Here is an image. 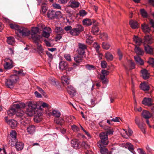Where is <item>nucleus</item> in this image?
<instances>
[{
	"mask_svg": "<svg viewBox=\"0 0 154 154\" xmlns=\"http://www.w3.org/2000/svg\"><path fill=\"white\" fill-rule=\"evenodd\" d=\"M71 143L72 146L75 149L79 147V141L76 139L72 140L71 141Z\"/></svg>",
	"mask_w": 154,
	"mask_h": 154,
	"instance_id": "nucleus-26",
	"label": "nucleus"
},
{
	"mask_svg": "<svg viewBox=\"0 0 154 154\" xmlns=\"http://www.w3.org/2000/svg\"><path fill=\"white\" fill-rule=\"evenodd\" d=\"M17 32L21 34L22 36H28L31 33L30 30L23 27H20Z\"/></svg>",
	"mask_w": 154,
	"mask_h": 154,
	"instance_id": "nucleus-9",
	"label": "nucleus"
},
{
	"mask_svg": "<svg viewBox=\"0 0 154 154\" xmlns=\"http://www.w3.org/2000/svg\"><path fill=\"white\" fill-rule=\"evenodd\" d=\"M152 99L150 98L145 97L142 101L143 104L145 105L150 106L152 104Z\"/></svg>",
	"mask_w": 154,
	"mask_h": 154,
	"instance_id": "nucleus-14",
	"label": "nucleus"
},
{
	"mask_svg": "<svg viewBox=\"0 0 154 154\" xmlns=\"http://www.w3.org/2000/svg\"><path fill=\"white\" fill-rule=\"evenodd\" d=\"M7 42L8 44L12 45L14 43V38L12 37H7Z\"/></svg>",
	"mask_w": 154,
	"mask_h": 154,
	"instance_id": "nucleus-43",
	"label": "nucleus"
},
{
	"mask_svg": "<svg viewBox=\"0 0 154 154\" xmlns=\"http://www.w3.org/2000/svg\"><path fill=\"white\" fill-rule=\"evenodd\" d=\"M102 46L103 48L106 50H108L110 48V45L107 43L103 42L102 44Z\"/></svg>",
	"mask_w": 154,
	"mask_h": 154,
	"instance_id": "nucleus-46",
	"label": "nucleus"
},
{
	"mask_svg": "<svg viewBox=\"0 0 154 154\" xmlns=\"http://www.w3.org/2000/svg\"><path fill=\"white\" fill-rule=\"evenodd\" d=\"M64 57L67 60L69 61L71 60L70 56L69 54H65L64 55Z\"/></svg>",
	"mask_w": 154,
	"mask_h": 154,
	"instance_id": "nucleus-57",
	"label": "nucleus"
},
{
	"mask_svg": "<svg viewBox=\"0 0 154 154\" xmlns=\"http://www.w3.org/2000/svg\"><path fill=\"white\" fill-rule=\"evenodd\" d=\"M107 63L105 61H103L101 62V66L103 68H105L107 66Z\"/></svg>",
	"mask_w": 154,
	"mask_h": 154,
	"instance_id": "nucleus-58",
	"label": "nucleus"
},
{
	"mask_svg": "<svg viewBox=\"0 0 154 154\" xmlns=\"http://www.w3.org/2000/svg\"><path fill=\"white\" fill-rule=\"evenodd\" d=\"M142 115L143 118L146 119H149L152 116L151 113L146 110H143L142 113Z\"/></svg>",
	"mask_w": 154,
	"mask_h": 154,
	"instance_id": "nucleus-18",
	"label": "nucleus"
},
{
	"mask_svg": "<svg viewBox=\"0 0 154 154\" xmlns=\"http://www.w3.org/2000/svg\"><path fill=\"white\" fill-rule=\"evenodd\" d=\"M85 66L86 69L90 70L93 69L94 68V66L89 64L86 65Z\"/></svg>",
	"mask_w": 154,
	"mask_h": 154,
	"instance_id": "nucleus-56",
	"label": "nucleus"
},
{
	"mask_svg": "<svg viewBox=\"0 0 154 154\" xmlns=\"http://www.w3.org/2000/svg\"><path fill=\"white\" fill-rule=\"evenodd\" d=\"M67 67V63L66 62L64 61L60 62L59 64V68L62 70L65 69Z\"/></svg>",
	"mask_w": 154,
	"mask_h": 154,
	"instance_id": "nucleus-23",
	"label": "nucleus"
},
{
	"mask_svg": "<svg viewBox=\"0 0 154 154\" xmlns=\"http://www.w3.org/2000/svg\"><path fill=\"white\" fill-rule=\"evenodd\" d=\"M144 48L145 51L147 53L150 54H153V48L152 47L147 45L145 46Z\"/></svg>",
	"mask_w": 154,
	"mask_h": 154,
	"instance_id": "nucleus-19",
	"label": "nucleus"
},
{
	"mask_svg": "<svg viewBox=\"0 0 154 154\" xmlns=\"http://www.w3.org/2000/svg\"><path fill=\"white\" fill-rule=\"evenodd\" d=\"M79 48L80 49H83L85 50L87 48V46L84 44L79 43Z\"/></svg>",
	"mask_w": 154,
	"mask_h": 154,
	"instance_id": "nucleus-53",
	"label": "nucleus"
},
{
	"mask_svg": "<svg viewBox=\"0 0 154 154\" xmlns=\"http://www.w3.org/2000/svg\"><path fill=\"white\" fill-rule=\"evenodd\" d=\"M5 122L8 124L12 129H14L17 126V122L14 119L8 120V117L5 118Z\"/></svg>",
	"mask_w": 154,
	"mask_h": 154,
	"instance_id": "nucleus-10",
	"label": "nucleus"
},
{
	"mask_svg": "<svg viewBox=\"0 0 154 154\" xmlns=\"http://www.w3.org/2000/svg\"><path fill=\"white\" fill-rule=\"evenodd\" d=\"M101 39L103 40H106L108 38L107 35L106 33H103L101 34L100 36Z\"/></svg>",
	"mask_w": 154,
	"mask_h": 154,
	"instance_id": "nucleus-50",
	"label": "nucleus"
},
{
	"mask_svg": "<svg viewBox=\"0 0 154 154\" xmlns=\"http://www.w3.org/2000/svg\"><path fill=\"white\" fill-rule=\"evenodd\" d=\"M47 16L49 18H55V12L53 10H50L48 12Z\"/></svg>",
	"mask_w": 154,
	"mask_h": 154,
	"instance_id": "nucleus-30",
	"label": "nucleus"
},
{
	"mask_svg": "<svg viewBox=\"0 0 154 154\" xmlns=\"http://www.w3.org/2000/svg\"><path fill=\"white\" fill-rule=\"evenodd\" d=\"M83 27L81 25H78L76 28L71 29L70 33L72 35H78L83 30Z\"/></svg>",
	"mask_w": 154,
	"mask_h": 154,
	"instance_id": "nucleus-6",
	"label": "nucleus"
},
{
	"mask_svg": "<svg viewBox=\"0 0 154 154\" xmlns=\"http://www.w3.org/2000/svg\"><path fill=\"white\" fill-rule=\"evenodd\" d=\"M135 63L131 60H129L128 61L126 65L125 66V68L127 69H131L135 68Z\"/></svg>",
	"mask_w": 154,
	"mask_h": 154,
	"instance_id": "nucleus-12",
	"label": "nucleus"
},
{
	"mask_svg": "<svg viewBox=\"0 0 154 154\" xmlns=\"http://www.w3.org/2000/svg\"><path fill=\"white\" fill-rule=\"evenodd\" d=\"M47 10V7L46 4L45 3H43L41 5V12H42L43 14H45Z\"/></svg>",
	"mask_w": 154,
	"mask_h": 154,
	"instance_id": "nucleus-40",
	"label": "nucleus"
},
{
	"mask_svg": "<svg viewBox=\"0 0 154 154\" xmlns=\"http://www.w3.org/2000/svg\"><path fill=\"white\" fill-rule=\"evenodd\" d=\"M10 135L11 137V139L9 141V143L11 146L14 145V143L17 142L18 141L16 138L17 133L14 130H12L10 133Z\"/></svg>",
	"mask_w": 154,
	"mask_h": 154,
	"instance_id": "nucleus-8",
	"label": "nucleus"
},
{
	"mask_svg": "<svg viewBox=\"0 0 154 154\" xmlns=\"http://www.w3.org/2000/svg\"><path fill=\"white\" fill-rule=\"evenodd\" d=\"M81 146H82L86 149H87L89 147V145L85 141H83L82 143L81 144Z\"/></svg>",
	"mask_w": 154,
	"mask_h": 154,
	"instance_id": "nucleus-61",
	"label": "nucleus"
},
{
	"mask_svg": "<svg viewBox=\"0 0 154 154\" xmlns=\"http://www.w3.org/2000/svg\"><path fill=\"white\" fill-rule=\"evenodd\" d=\"M15 146V148L17 151L21 150L23 148L24 144L20 142H18L14 143Z\"/></svg>",
	"mask_w": 154,
	"mask_h": 154,
	"instance_id": "nucleus-16",
	"label": "nucleus"
},
{
	"mask_svg": "<svg viewBox=\"0 0 154 154\" xmlns=\"http://www.w3.org/2000/svg\"><path fill=\"white\" fill-rule=\"evenodd\" d=\"M100 138L101 140V142L98 143H101L104 145H107L108 144V136L107 134L105 132H102L100 135Z\"/></svg>",
	"mask_w": 154,
	"mask_h": 154,
	"instance_id": "nucleus-7",
	"label": "nucleus"
},
{
	"mask_svg": "<svg viewBox=\"0 0 154 154\" xmlns=\"http://www.w3.org/2000/svg\"><path fill=\"white\" fill-rule=\"evenodd\" d=\"M75 61L77 63L81 62L83 60V57L82 55H79L74 57Z\"/></svg>",
	"mask_w": 154,
	"mask_h": 154,
	"instance_id": "nucleus-38",
	"label": "nucleus"
},
{
	"mask_svg": "<svg viewBox=\"0 0 154 154\" xmlns=\"http://www.w3.org/2000/svg\"><path fill=\"white\" fill-rule=\"evenodd\" d=\"M9 26L11 28L14 29L15 30H17L18 31L20 27L19 26L16 24L14 23H11L9 24Z\"/></svg>",
	"mask_w": 154,
	"mask_h": 154,
	"instance_id": "nucleus-47",
	"label": "nucleus"
},
{
	"mask_svg": "<svg viewBox=\"0 0 154 154\" xmlns=\"http://www.w3.org/2000/svg\"><path fill=\"white\" fill-rule=\"evenodd\" d=\"M107 131L106 133L107 134H112L113 132L112 128H109L107 129Z\"/></svg>",
	"mask_w": 154,
	"mask_h": 154,
	"instance_id": "nucleus-55",
	"label": "nucleus"
},
{
	"mask_svg": "<svg viewBox=\"0 0 154 154\" xmlns=\"http://www.w3.org/2000/svg\"><path fill=\"white\" fill-rule=\"evenodd\" d=\"M134 58L137 64L140 65L143 64V61L139 56H134Z\"/></svg>",
	"mask_w": 154,
	"mask_h": 154,
	"instance_id": "nucleus-29",
	"label": "nucleus"
},
{
	"mask_svg": "<svg viewBox=\"0 0 154 154\" xmlns=\"http://www.w3.org/2000/svg\"><path fill=\"white\" fill-rule=\"evenodd\" d=\"M58 118H56L54 120V122L57 124L60 125H62L64 122V120L62 118H60V119H57Z\"/></svg>",
	"mask_w": 154,
	"mask_h": 154,
	"instance_id": "nucleus-42",
	"label": "nucleus"
},
{
	"mask_svg": "<svg viewBox=\"0 0 154 154\" xmlns=\"http://www.w3.org/2000/svg\"><path fill=\"white\" fill-rule=\"evenodd\" d=\"M48 104L46 103L43 102L40 106V109H42V108L47 107L48 106Z\"/></svg>",
	"mask_w": 154,
	"mask_h": 154,
	"instance_id": "nucleus-59",
	"label": "nucleus"
},
{
	"mask_svg": "<svg viewBox=\"0 0 154 154\" xmlns=\"http://www.w3.org/2000/svg\"><path fill=\"white\" fill-rule=\"evenodd\" d=\"M133 39L137 45H140L142 43L141 39L137 36H134Z\"/></svg>",
	"mask_w": 154,
	"mask_h": 154,
	"instance_id": "nucleus-37",
	"label": "nucleus"
},
{
	"mask_svg": "<svg viewBox=\"0 0 154 154\" xmlns=\"http://www.w3.org/2000/svg\"><path fill=\"white\" fill-rule=\"evenodd\" d=\"M61 81L64 86L68 85L69 83V79L68 77L66 75H63L61 77Z\"/></svg>",
	"mask_w": 154,
	"mask_h": 154,
	"instance_id": "nucleus-15",
	"label": "nucleus"
},
{
	"mask_svg": "<svg viewBox=\"0 0 154 154\" xmlns=\"http://www.w3.org/2000/svg\"><path fill=\"white\" fill-rule=\"evenodd\" d=\"M87 13L84 10H81L80 11L79 14L81 17H84L87 14Z\"/></svg>",
	"mask_w": 154,
	"mask_h": 154,
	"instance_id": "nucleus-54",
	"label": "nucleus"
},
{
	"mask_svg": "<svg viewBox=\"0 0 154 154\" xmlns=\"http://www.w3.org/2000/svg\"><path fill=\"white\" fill-rule=\"evenodd\" d=\"M94 47L97 52H99V49L100 48V45L97 43H95L94 45Z\"/></svg>",
	"mask_w": 154,
	"mask_h": 154,
	"instance_id": "nucleus-52",
	"label": "nucleus"
},
{
	"mask_svg": "<svg viewBox=\"0 0 154 154\" xmlns=\"http://www.w3.org/2000/svg\"><path fill=\"white\" fill-rule=\"evenodd\" d=\"M13 106L16 109V116L18 117L21 118L22 119H23V118H25L24 116H23L24 115V112L21 109L24 108L26 107L25 104L23 103H19L14 104Z\"/></svg>",
	"mask_w": 154,
	"mask_h": 154,
	"instance_id": "nucleus-3",
	"label": "nucleus"
},
{
	"mask_svg": "<svg viewBox=\"0 0 154 154\" xmlns=\"http://www.w3.org/2000/svg\"><path fill=\"white\" fill-rule=\"evenodd\" d=\"M134 51L137 55H142L144 53L143 50L140 48L139 47H137V46H135L134 48Z\"/></svg>",
	"mask_w": 154,
	"mask_h": 154,
	"instance_id": "nucleus-34",
	"label": "nucleus"
},
{
	"mask_svg": "<svg viewBox=\"0 0 154 154\" xmlns=\"http://www.w3.org/2000/svg\"><path fill=\"white\" fill-rule=\"evenodd\" d=\"M140 13L142 16L144 18H147L148 15L146 10L144 9H140Z\"/></svg>",
	"mask_w": 154,
	"mask_h": 154,
	"instance_id": "nucleus-44",
	"label": "nucleus"
},
{
	"mask_svg": "<svg viewBox=\"0 0 154 154\" xmlns=\"http://www.w3.org/2000/svg\"><path fill=\"white\" fill-rule=\"evenodd\" d=\"M16 109L14 108H12L7 111V113L8 116H11L16 113Z\"/></svg>",
	"mask_w": 154,
	"mask_h": 154,
	"instance_id": "nucleus-35",
	"label": "nucleus"
},
{
	"mask_svg": "<svg viewBox=\"0 0 154 154\" xmlns=\"http://www.w3.org/2000/svg\"><path fill=\"white\" fill-rule=\"evenodd\" d=\"M123 130L124 131V132L123 133L124 134H125L126 135H124L123 136L126 138H128V137L131 136L133 133L132 131L130 128L128 129V132L125 130L124 129Z\"/></svg>",
	"mask_w": 154,
	"mask_h": 154,
	"instance_id": "nucleus-32",
	"label": "nucleus"
},
{
	"mask_svg": "<svg viewBox=\"0 0 154 154\" xmlns=\"http://www.w3.org/2000/svg\"><path fill=\"white\" fill-rule=\"evenodd\" d=\"M141 27L142 29L143 32L145 33H149L150 31V28L148 25L145 23L142 24Z\"/></svg>",
	"mask_w": 154,
	"mask_h": 154,
	"instance_id": "nucleus-22",
	"label": "nucleus"
},
{
	"mask_svg": "<svg viewBox=\"0 0 154 154\" xmlns=\"http://www.w3.org/2000/svg\"><path fill=\"white\" fill-rule=\"evenodd\" d=\"M91 32L94 35H97L98 34L99 29L97 25L95 24L92 26L91 29Z\"/></svg>",
	"mask_w": 154,
	"mask_h": 154,
	"instance_id": "nucleus-24",
	"label": "nucleus"
},
{
	"mask_svg": "<svg viewBox=\"0 0 154 154\" xmlns=\"http://www.w3.org/2000/svg\"><path fill=\"white\" fill-rule=\"evenodd\" d=\"M101 73L103 74L105 76H106L109 74V72L105 69H103L101 71Z\"/></svg>",
	"mask_w": 154,
	"mask_h": 154,
	"instance_id": "nucleus-64",
	"label": "nucleus"
},
{
	"mask_svg": "<svg viewBox=\"0 0 154 154\" xmlns=\"http://www.w3.org/2000/svg\"><path fill=\"white\" fill-rule=\"evenodd\" d=\"M55 31L57 34H63L64 33V30L60 27H56Z\"/></svg>",
	"mask_w": 154,
	"mask_h": 154,
	"instance_id": "nucleus-45",
	"label": "nucleus"
},
{
	"mask_svg": "<svg viewBox=\"0 0 154 154\" xmlns=\"http://www.w3.org/2000/svg\"><path fill=\"white\" fill-rule=\"evenodd\" d=\"M131 27L133 29H137L139 26V24L135 20H130L129 22Z\"/></svg>",
	"mask_w": 154,
	"mask_h": 154,
	"instance_id": "nucleus-11",
	"label": "nucleus"
},
{
	"mask_svg": "<svg viewBox=\"0 0 154 154\" xmlns=\"http://www.w3.org/2000/svg\"><path fill=\"white\" fill-rule=\"evenodd\" d=\"M138 126L140 128L142 132L144 134H145V129L143 125V124H140Z\"/></svg>",
	"mask_w": 154,
	"mask_h": 154,
	"instance_id": "nucleus-63",
	"label": "nucleus"
},
{
	"mask_svg": "<svg viewBox=\"0 0 154 154\" xmlns=\"http://www.w3.org/2000/svg\"><path fill=\"white\" fill-rule=\"evenodd\" d=\"M140 88L143 91H147L149 90L150 87L148 84L145 82L140 84Z\"/></svg>",
	"mask_w": 154,
	"mask_h": 154,
	"instance_id": "nucleus-25",
	"label": "nucleus"
},
{
	"mask_svg": "<svg viewBox=\"0 0 154 154\" xmlns=\"http://www.w3.org/2000/svg\"><path fill=\"white\" fill-rule=\"evenodd\" d=\"M28 107L27 109V114L29 116L35 115L34 118V121L38 122L41 121V118L39 117L42 113L39 112V110L37 108V103L35 102L30 101L28 104Z\"/></svg>",
	"mask_w": 154,
	"mask_h": 154,
	"instance_id": "nucleus-1",
	"label": "nucleus"
},
{
	"mask_svg": "<svg viewBox=\"0 0 154 154\" xmlns=\"http://www.w3.org/2000/svg\"><path fill=\"white\" fill-rule=\"evenodd\" d=\"M105 57L107 60L109 61L112 60L113 59L112 55L109 52L106 53L105 55Z\"/></svg>",
	"mask_w": 154,
	"mask_h": 154,
	"instance_id": "nucleus-39",
	"label": "nucleus"
},
{
	"mask_svg": "<svg viewBox=\"0 0 154 154\" xmlns=\"http://www.w3.org/2000/svg\"><path fill=\"white\" fill-rule=\"evenodd\" d=\"M39 42H38V45H37V44H36V45L37 46V49L38 53L40 54L41 55L43 54V49H42V46L40 45H39Z\"/></svg>",
	"mask_w": 154,
	"mask_h": 154,
	"instance_id": "nucleus-48",
	"label": "nucleus"
},
{
	"mask_svg": "<svg viewBox=\"0 0 154 154\" xmlns=\"http://www.w3.org/2000/svg\"><path fill=\"white\" fill-rule=\"evenodd\" d=\"M125 146L126 148H128L133 154H135L136 153L134 151V149L133 146L131 143H126L125 145Z\"/></svg>",
	"mask_w": 154,
	"mask_h": 154,
	"instance_id": "nucleus-20",
	"label": "nucleus"
},
{
	"mask_svg": "<svg viewBox=\"0 0 154 154\" xmlns=\"http://www.w3.org/2000/svg\"><path fill=\"white\" fill-rule=\"evenodd\" d=\"M92 20H83L82 23L84 25L88 26L91 25L93 23H95V21H92Z\"/></svg>",
	"mask_w": 154,
	"mask_h": 154,
	"instance_id": "nucleus-36",
	"label": "nucleus"
},
{
	"mask_svg": "<svg viewBox=\"0 0 154 154\" xmlns=\"http://www.w3.org/2000/svg\"><path fill=\"white\" fill-rule=\"evenodd\" d=\"M45 29L48 31L49 32H47L45 31H43L42 34V36L45 38H48L50 36V34L51 32H49L51 31V28L49 27H46Z\"/></svg>",
	"mask_w": 154,
	"mask_h": 154,
	"instance_id": "nucleus-33",
	"label": "nucleus"
},
{
	"mask_svg": "<svg viewBox=\"0 0 154 154\" xmlns=\"http://www.w3.org/2000/svg\"><path fill=\"white\" fill-rule=\"evenodd\" d=\"M52 6L53 8L55 9H61V7L60 5L59 4L54 3L52 4Z\"/></svg>",
	"mask_w": 154,
	"mask_h": 154,
	"instance_id": "nucleus-51",
	"label": "nucleus"
},
{
	"mask_svg": "<svg viewBox=\"0 0 154 154\" xmlns=\"http://www.w3.org/2000/svg\"><path fill=\"white\" fill-rule=\"evenodd\" d=\"M27 132L30 134H33L35 131V127L33 125H30L27 127Z\"/></svg>",
	"mask_w": 154,
	"mask_h": 154,
	"instance_id": "nucleus-31",
	"label": "nucleus"
},
{
	"mask_svg": "<svg viewBox=\"0 0 154 154\" xmlns=\"http://www.w3.org/2000/svg\"><path fill=\"white\" fill-rule=\"evenodd\" d=\"M52 115L56 117V118H59L61 115L60 112L58 110H53L52 112Z\"/></svg>",
	"mask_w": 154,
	"mask_h": 154,
	"instance_id": "nucleus-41",
	"label": "nucleus"
},
{
	"mask_svg": "<svg viewBox=\"0 0 154 154\" xmlns=\"http://www.w3.org/2000/svg\"><path fill=\"white\" fill-rule=\"evenodd\" d=\"M71 128L74 131H79V128L76 125H73L71 126Z\"/></svg>",
	"mask_w": 154,
	"mask_h": 154,
	"instance_id": "nucleus-60",
	"label": "nucleus"
},
{
	"mask_svg": "<svg viewBox=\"0 0 154 154\" xmlns=\"http://www.w3.org/2000/svg\"><path fill=\"white\" fill-rule=\"evenodd\" d=\"M142 76L145 79H148L149 77V74L148 71L146 69H143L141 71Z\"/></svg>",
	"mask_w": 154,
	"mask_h": 154,
	"instance_id": "nucleus-27",
	"label": "nucleus"
},
{
	"mask_svg": "<svg viewBox=\"0 0 154 154\" xmlns=\"http://www.w3.org/2000/svg\"><path fill=\"white\" fill-rule=\"evenodd\" d=\"M63 15L61 14V12L60 11H57L55 12V18H62Z\"/></svg>",
	"mask_w": 154,
	"mask_h": 154,
	"instance_id": "nucleus-49",
	"label": "nucleus"
},
{
	"mask_svg": "<svg viewBox=\"0 0 154 154\" xmlns=\"http://www.w3.org/2000/svg\"><path fill=\"white\" fill-rule=\"evenodd\" d=\"M39 31V29L37 27H32L31 32V35L33 42L35 44L38 45V42H39L42 38V36L37 34Z\"/></svg>",
	"mask_w": 154,
	"mask_h": 154,
	"instance_id": "nucleus-2",
	"label": "nucleus"
},
{
	"mask_svg": "<svg viewBox=\"0 0 154 154\" xmlns=\"http://www.w3.org/2000/svg\"><path fill=\"white\" fill-rule=\"evenodd\" d=\"M98 146L100 148V151L102 154H106L108 152V150L105 148V145L101 144L100 143H97Z\"/></svg>",
	"mask_w": 154,
	"mask_h": 154,
	"instance_id": "nucleus-13",
	"label": "nucleus"
},
{
	"mask_svg": "<svg viewBox=\"0 0 154 154\" xmlns=\"http://www.w3.org/2000/svg\"><path fill=\"white\" fill-rule=\"evenodd\" d=\"M5 63L4 64V68L8 70L12 69L14 66V63L12 59L8 58H6L5 59Z\"/></svg>",
	"mask_w": 154,
	"mask_h": 154,
	"instance_id": "nucleus-5",
	"label": "nucleus"
},
{
	"mask_svg": "<svg viewBox=\"0 0 154 154\" xmlns=\"http://www.w3.org/2000/svg\"><path fill=\"white\" fill-rule=\"evenodd\" d=\"M18 77L16 75H11L6 82V85L8 87L12 88L13 85L17 82Z\"/></svg>",
	"mask_w": 154,
	"mask_h": 154,
	"instance_id": "nucleus-4",
	"label": "nucleus"
},
{
	"mask_svg": "<svg viewBox=\"0 0 154 154\" xmlns=\"http://www.w3.org/2000/svg\"><path fill=\"white\" fill-rule=\"evenodd\" d=\"M69 6L72 8H77L79 6V3L75 0H71L69 2Z\"/></svg>",
	"mask_w": 154,
	"mask_h": 154,
	"instance_id": "nucleus-17",
	"label": "nucleus"
},
{
	"mask_svg": "<svg viewBox=\"0 0 154 154\" xmlns=\"http://www.w3.org/2000/svg\"><path fill=\"white\" fill-rule=\"evenodd\" d=\"M67 90L68 93L70 95H74L75 93V88L71 85L68 86Z\"/></svg>",
	"mask_w": 154,
	"mask_h": 154,
	"instance_id": "nucleus-28",
	"label": "nucleus"
},
{
	"mask_svg": "<svg viewBox=\"0 0 154 154\" xmlns=\"http://www.w3.org/2000/svg\"><path fill=\"white\" fill-rule=\"evenodd\" d=\"M78 52L79 55H80L82 56V55H83L85 54V50L83 49H82L79 48L78 49Z\"/></svg>",
	"mask_w": 154,
	"mask_h": 154,
	"instance_id": "nucleus-62",
	"label": "nucleus"
},
{
	"mask_svg": "<svg viewBox=\"0 0 154 154\" xmlns=\"http://www.w3.org/2000/svg\"><path fill=\"white\" fill-rule=\"evenodd\" d=\"M145 42L148 44H151L153 42V38L151 37V35H146L145 37Z\"/></svg>",
	"mask_w": 154,
	"mask_h": 154,
	"instance_id": "nucleus-21",
	"label": "nucleus"
}]
</instances>
